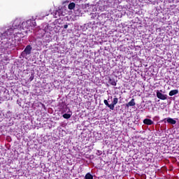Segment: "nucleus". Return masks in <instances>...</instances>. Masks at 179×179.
<instances>
[{
	"label": "nucleus",
	"mask_w": 179,
	"mask_h": 179,
	"mask_svg": "<svg viewBox=\"0 0 179 179\" xmlns=\"http://www.w3.org/2000/svg\"><path fill=\"white\" fill-rule=\"evenodd\" d=\"M135 99H132L128 103H127V107H134L135 106Z\"/></svg>",
	"instance_id": "nucleus-8"
},
{
	"label": "nucleus",
	"mask_w": 179,
	"mask_h": 179,
	"mask_svg": "<svg viewBox=\"0 0 179 179\" xmlns=\"http://www.w3.org/2000/svg\"><path fill=\"white\" fill-rule=\"evenodd\" d=\"M109 83L112 85V86H117V83L115 82V80L114 79H109Z\"/></svg>",
	"instance_id": "nucleus-14"
},
{
	"label": "nucleus",
	"mask_w": 179,
	"mask_h": 179,
	"mask_svg": "<svg viewBox=\"0 0 179 179\" xmlns=\"http://www.w3.org/2000/svg\"><path fill=\"white\" fill-rule=\"evenodd\" d=\"M31 80H33V78H31Z\"/></svg>",
	"instance_id": "nucleus-21"
},
{
	"label": "nucleus",
	"mask_w": 179,
	"mask_h": 179,
	"mask_svg": "<svg viewBox=\"0 0 179 179\" xmlns=\"http://www.w3.org/2000/svg\"><path fill=\"white\" fill-rule=\"evenodd\" d=\"M57 15H58V16H59V11H56V13L55 14V17H58V16H57Z\"/></svg>",
	"instance_id": "nucleus-17"
},
{
	"label": "nucleus",
	"mask_w": 179,
	"mask_h": 179,
	"mask_svg": "<svg viewBox=\"0 0 179 179\" xmlns=\"http://www.w3.org/2000/svg\"><path fill=\"white\" fill-rule=\"evenodd\" d=\"M31 50L32 48L30 45H27L24 51L22 52L21 55L23 58H27V56L31 54Z\"/></svg>",
	"instance_id": "nucleus-4"
},
{
	"label": "nucleus",
	"mask_w": 179,
	"mask_h": 179,
	"mask_svg": "<svg viewBox=\"0 0 179 179\" xmlns=\"http://www.w3.org/2000/svg\"><path fill=\"white\" fill-rule=\"evenodd\" d=\"M20 27H22V19L17 18L13 21L12 27L8 29L6 31L8 34L11 32L12 34H15V37L22 38H23V31L20 30Z\"/></svg>",
	"instance_id": "nucleus-2"
},
{
	"label": "nucleus",
	"mask_w": 179,
	"mask_h": 179,
	"mask_svg": "<svg viewBox=\"0 0 179 179\" xmlns=\"http://www.w3.org/2000/svg\"><path fill=\"white\" fill-rule=\"evenodd\" d=\"M166 122H168V124H171L172 125H176V124L177 123V121L171 117H168L166 119Z\"/></svg>",
	"instance_id": "nucleus-6"
},
{
	"label": "nucleus",
	"mask_w": 179,
	"mask_h": 179,
	"mask_svg": "<svg viewBox=\"0 0 179 179\" xmlns=\"http://www.w3.org/2000/svg\"><path fill=\"white\" fill-rule=\"evenodd\" d=\"M17 37L15 34H12V32L8 33L4 31L0 32V51L1 52H5V51H10L15 49V41Z\"/></svg>",
	"instance_id": "nucleus-1"
},
{
	"label": "nucleus",
	"mask_w": 179,
	"mask_h": 179,
	"mask_svg": "<svg viewBox=\"0 0 179 179\" xmlns=\"http://www.w3.org/2000/svg\"><path fill=\"white\" fill-rule=\"evenodd\" d=\"M64 29H68V24H65V25L64 26Z\"/></svg>",
	"instance_id": "nucleus-20"
},
{
	"label": "nucleus",
	"mask_w": 179,
	"mask_h": 179,
	"mask_svg": "<svg viewBox=\"0 0 179 179\" xmlns=\"http://www.w3.org/2000/svg\"><path fill=\"white\" fill-rule=\"evenodd\" d=\"M73 1H76V0H73Z\"/></svg>",
	"instance_id": "nucleus-24"
},
{
	"label": "nucleus",
	"mask_w": 179,
	"mask_h": 179,
	"mask_svg": "<svg viewBox=\"0 0 179 179\" xmlns=\"http://www.w3.org/2000/svg\"><path fill=\"white\" fill-rule=\"evenodd\" d=\"M115 2H117V0H108L110 6H114Z\"/></svg>",
	"instance_id": "nucleus-13"
},
{
	"label": "nucleus",
	"mask_w": 179,
	"mask_h": 179,
	"mask_svg": "<svg viewBox=\"0 0 179 179\" xmlns=\"http://www.w3.org/2000/svg\"><path fill=\"white\" fill-rule=\"evenodd\" d=\"M103 103H104L105 106H107V107H108V108H110V110H113V106H111V104L108 103V101H107V99H105L103 101Z\"/></svg>",
	"instance_id": "nucleus-12"
},
{
	"label": "nucleus",
	"mask_w": 179,
	"mask_h": 179,
	"mask_svg": "<svg viewBox=\"0 0 179 179\" xmlns=\"http://www.w3.org/2000/svg\"><path fill=\"white\" fill-rule=\"evenodd\" d=\"M47 27H48V25H46V27H45V28L44 29V31H45V33H47Z\"/></svg>",
	"instance_id": "nucleus-18"
},
{
	"label": "nucleus",
	"mask_w": 179,
	"mask_h": 179,
	"mask_svg": "<svg viewBox=\"0 0 179 179\" xmlns=\"http://www.w3.org/2000/svg\"><path fill=\"white\" fill-rule=\"evenodd\" d=\"M21 26L20 27V30H24L31 27V26H36V22L32 20H28L27 22H22Z\"/></svg>",
	"instance_id": "nucleus-3"
},
{
	"label": "nucleus",
	"mask_w": 179,
	"mask_h": 179,
	"mask_svg": "<svg viewBox=\"0 0 179 179\" xmlns=\"http://www.w3.org/2000/svg\"><path fill=\"white\" fill-rule=\"evenodd\" d=\"M85 179H93V175H91L90 173H87L85 176Z\"/></svg>",
	"instance_id": "nucleus-15"
},
{
	"label": "nucleus",
	"mask_w": 179,
	"mask_h": 179,
	"mask_svg": "<svg viewBox=\"0 0 179 179\" xmlns=\"http://www.w3.org/2000/svg\"><path fill=\"white\" fill-rule=\"evenodd\" d=\"M154 120H159V117H158V116H155V117H154Z\"/></svg>",
	"instance_id": "nucleus-19"
},
{
	"label": "nucleus",
	"mask_w": 179,
	"mask_h": 179,
	"mask_svg": "<svg viewBox=\"0 0 179 179\" xmlns=\"http://www.w3.org/2000/svg\"><path fill=\"white\" fill-rule=\"evenodd\" d=\"M31 80H33V78H31Z\"/></svg>",
	"instance_id": "nucleus-22"
},
{
	"label": "nucleus",
	"mask_w": 179,
	"mask_h": 179,
	"mask_svg": "<svg viewBox=\"0 0 179 179\" xmlns=\"http://www.w3.org/2000/svg\"><path fill=\"white\" fill-rule=\"evenodd\" d=\"M75 8V3H71L70 4H69V9H70V10H72V9Z\"/></svg>",
	"instance_id": "nucleus-16"
},
{
	"label": "nucleus",
	"mask_w": 179,
	"mask_h": 179,
	"mask_svg": "<svg viewBox=\"0 0 179 179\" xmlns=\"http://www.w3.org/2000/svg\"><path fill=\"white\" fill-rule=\"evenodd\" d=\"M72 117V112L69 111L68 113H65L63 115V117H64L66 120H69V118Z\"/></svg>",
	"instance_id": "nucleus-9"
},
{
	"label": "nucleus",
	"mask_w": 179,
	"mask_h": 179,
	"mask_svg": "<svg viewBox=\"0 0 179 179\" xmlns=\"http://www.w3.org/2000/svg\"><path fill=\"white\" fill-rule=\"evenodd\" d=\"M118 103V98H114L112 103L110 104L113 106V110H114V108L115 107V105Z\"/></svg>",
	"instance_id": "nucleus-10"
},
{
	"label": "nucleus",
	"mask_w": 179,
	"mask_h": 179,
	"mask_svg": "<svg viewBox=\"0 0 179 179\" xmlns=\"http://www.w3.org/2000/svg\"><path fill=\"white\" fill-rule=\"evenodd\" d=\"M176 94H178V90H173L169 92V96H176Z\"/></svg>",
	"instance_id": "nucleus-11"
},
{
	"label": "nucleus",
	"mask_w": 179,
	"mask_h": 179,
	"mask_svg": "<svg viewBox=\"0 0 179 179\" xmlns=\"http://www.w3.org/2000/svg\"><path fill=\"white\" fill-rule=\"evenodd\" d=\"M31 80H33V78H31Z\"/></svg>",
	"instance_id": "nucleus-23"
},
{
	"label": "nucleus",
	"mask_w": 179,
	"mask_h": 179,
	"mask_svg": "<svg viewBox=\"0 0 179 179\" xmlns=\"http://www.w3.org/2000/svg\"><path fill=\"white\" fill-rule=\"evenodd\" d=\"M157 97L160 100H167V94H162L160 91H157Z\"/></svg>",
	"instance_id": "nucleus-5"
},
{
	"label": "nucleus",
	"mask_w": 179,
	"mask_h": 179,
	"mask_svg": "<svg viewBox=\"0 0 179 179\" xmlns=\"http://www.w3.org/2000/svg\"><path fill=\"white\" fill-rule=\"evenodd\" d=\"M143 124L145 125H153V121H152L150 119H145L143 120Z\"/></svg>",
	"instance_id": "nucleus-7"
}]
</instances>
